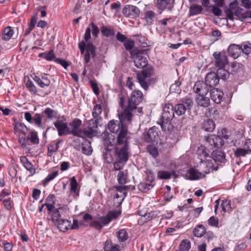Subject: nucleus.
<instances>
[{"mask_svg":"<svg viewBox=\"0 0 251 251\" xmlns=\"http://www.w3.org/2000/svg\"><path fill=\"white\" fill-rule=\"evenodd\" d=\"M157 14L151 10H148L145 13V19L149 25L153 24L156 19Z\"/></svg>","mask_w":251,"mask_h":251,"instance_id":"34","label":"nucleus"},{"mask_svg":"<svg viewBox=\"0 0 251 251\" xmlns=\"http://www.w3.org/2000/svg\"><path fill=\"white\" fill-rule=\"evenodd\" d=\"M116 190L118 192L117 193L123 194L124 196H126V191L128 189V186H125L124 185H121L116 187Z\"/></svg>","mask_w":251,"mask_h":251,"instance_id":"64","label":"nucleus"},{"mask_svg":"<svg viewBox=\"0 0 251 251\" xmlns=\"http://www.w3.org/2000/svg\"><path fill=\"white\" fill-rule=\"evenodd\" d=\"M117 177L118 182L120 185H125L128 182L127 175L124 171H119Z\"/></svg>","mask_w":251,"mask_h":251,"instance_id":"40","label":"nucleus"},{"mask_svg":"<svg viewBox=\"0 0 251 251\" xmlns=\"http://www.w3.org/2000/svg\"><path fill=\"white\" fill-rule=\"evenodd\" d=\"M134 42L133 40L127 39L124 43V46L126 50L130 52L134 50H132L134 46Z\"/></svg>","mask_w":251,"mask_h":251,"instance_id":"57","label":"nucleus"},{"mask_svg":"<svg viewBox=\"0 0 251 251\" xmlns=\"http://www.w3.org/2000/svg\"><path fill=\"white\" fill-rule=\"evenodd\" d=\"M20 161L26 170L29 171L30 176H32L35 173V169L33 168V165L28 161L25 156H21Z\"/></svg>","mask_w":251,"mask_h":251,"instance_id":"27","label":"nucleus"},{"mask_svg":"<svg viewBox=\"0 0 251 251\" xmlns=\"http://www.w3.org/2000/svg\"><path fill=\"white\" fill-rule=\"evenodd\" d=\"M82 152L83 153L89 155L92 153V149L91 147V142L85 141L82 144Z\"/></svg>","mask_w":251,"mask_h":251,"instance_id":"43","label":"nucleus"},{"mask_svg":"<svg viewBox=\"0 0 251 251\" xmlns=\"http://www.w3.org/2000/svg\"><path fill=\"white\" fill-rule=\"evenodd\" d=\"M191 248V243L188 239L182 240L179 245V251H188Z\"/></svg>","mask_w":251,"mask_h":251,"instance_id":"47","label":"nucleus"},{"mask_svg":"<svg viewBox=\"0 0 251 251\" xmlns=\"http://www.w3.org/2000/svg\"><path fill=\"white\" fill-rule=\"evenodd\" d=\"M159 138L158 129L154 126L151 127L144 135V139L147 142H157Z\"/></svg>","mask_w":251,"mask_h":251,"instance_id":"12","label":"nucleus"},{"mask_svg":"<svg viewBox=\"0 0 251 251\" xmlns=\"http://www.w3.org/2000/svg\"><path fill=\"white\" fill-rule=\"evenodd\" d=\"M31 76L35 82L41 88H44L50 85V81L45 75H42L41 77L35 75H33V76L32 75Z\"/></svg>","mask_w":251,"mask_h":251,"instance_id":"21","label":"nucleus"},{"mask_svg":"<svg viewBox=\"0 0 251 251\" xmlns=\"http://www.w3.org/2000/svg\"><path fill=\"white\" fill-rule=\"evenodd\" d=\"M205 82L212 89L219 82L217 75L215 72L208 73L205 78Z\"/></svg>","mask_w":251,"mask_h":251,"instance_id":"18","label":"nucleus"},{"mask_svg":"<svg viewBox=\"0 0 251 251\" xmlns=\"http://www.w3.org/2000/svg\"><path fill=\"white\" fill-rule=\"evenodd\" d=\"M123 14L126 17L131 18L139 16L140 10L138 7L132 5H126L123 9Z\"/></svg>","mask_w":251,"mask_h":251,"instance_id":"14","label":"nucleus"},{"mask_svg":"<svg viewBox=\"0 0 251 251\" xmlns=\"http://www.w3.org/2000/svg\"><path fill=\"white\" fill-rule=\"evenodd\" d=\"M174 106L171 104H166L163 108L161 117L157 123L161 126L162 130L166 132H170L173 128V125L171 123L174 117Z\"/></svg>","mask_w":251,"mask_h":251,"instance_id":"3","label":"nucleus"},{"mask_svg":"<svg viewBox=\"0 0 251 251\" xmlns=\"http://www.w3.org/2000/svg\"><path fill=\"white\" fill-rule=\"evenodd\" d=\"M153 181L154 179L152 178L151 179L147 180L146 182H141L138 185V188L140 191L143 192L150 190L154 185V184L153 183Z\"/></svg>","mask_w":251,"mask_h":251,"instance_id":"25","label":"nucleus"},{"mask_svg":"<svg viewBox=\"0 0 251 251\" xmlns=\"http://www.w3.org/2000/svg\"><path fill=\"white\" fill-rule=\"evenodd\" d=\"M128 145H124L119 151L117 148L116 158L124 161V162H126L128 158Z\"/></svg>","mask_w":251,"mask_h":251,"instance_id":"20","label":"nucleus"},{"mask_svg":"<svg viewBox=\"0 0 251 251\" xmlns=\"http://www.w3.org/2000/svg\"><path fill=\"white\" fill-rule=\"evenodd\" d=\"M193 104L192 99L186 98L182 100V102L177 104L174 107V110L178 116L183 115L187 110H190Z\"/></svg>","mask_w":251,"mask_h":251,"instance_id":"8","label":"nucleus"},{"mask_svg":"<svg viewBox=\"0 0 251 251\" xmlns=\"http://www.w3.org/2000/svg\"><path fill=\"white\" fill-rule=\"evenodd\" d=\"M196 101L199 105L204 107H208L210 104V100L206 95H197Z\"/></svg>","mask_w":251,"mask_h":251,"instance_id":"29","label":"nucleus"},{"mask_svg":"<svg viewBox=\"0 0 251 251\" xmlns=\"http://www.w3.org/2000/svg\"><path fill=\"white\" fill-rule=\"evenodd\" d=\"M125 197L126 196H124V195L123 194L117 193L115 194L114 197L113 201L116 206H119L121 205Z\"/></svg>","mask_w":251,"mask_h":251,"instance_id":"50","label":"nucleus"},{"mask_svg":"<svg viewBox=\"0 0 251 251\" xmlns=\"http://www.w3.org/2000/svg\"><path fill=\"white\" fill-rule=\"evenodd\" d=\"M221 206L224 212L229 211L231 209V201L227 200L222 201Z\"/></svg>","mask_w":251,"mask_h":251,"instance_id":"61","label":"nucleus"},{"mask_svg":"<svg viewBox=\"0 0 251 251\" xmlns=\"http://www.w3.org/2000/svg\"><path fill=\"white\" fill-rule=\"evenodd\" d=\"M205 233V228L202 225H198L193 230V234L197 237H202Z\"/></svg>","mask_w":251,"mask_h":251,"instance_id":"41","label":"nucleus"},{"mask_svg":"<svg viewBox=\"0 0 251 251\" xmlns=\"http://www.w3.org/2000/svg\"><path fill=\"white\" fill-rule=\"evenodd\" d=\"M81 124V121L76 118L70 123L69 125L71 127V129L69 128V134H73L74 136L81 138L86 137V129L82 130L80 127Z\"/></svg>","mask_w":251,"mask_h":251,"instance_id":"6","label":"nucleus"},{"mask_svg":"<svg viewBox=\"0 0 251 251\" xmlns=\"http://www.w3.org/2000/svg\"><path fill=\"white\" fill-rule=\"evenodd\" d=\"M108 141L105 140V143L104 144V149L103 150L105 151H103V158L106 160V161L108 163L110 162V161L108 159L109 157L111 156L110 152L111 151V147L112 146V144L110 143L109 145L107 146H105L106 143H107Z\"/></svg>","mask_w":251,"mask_h":251,"instance_id":"44","label":"nucleus"},{"mask_svg":"<svg viewBox=\"0 0 251 251\" xmlns=\"http://www.w3.org/2000/svg\"><path fill=\"white\" fill-rule=\"evenodd\" d=\"M58 175V171H54L48 175V176L43 180L44 185L53 180Z\"/></svg>","mask_w":251,"mask_h":251,"instance_id":"59","label":"nucleus"},{"mask_svg":"<svg viewBox=\"0 0 251 251\" xmlns=\"http://www.w3.org/2000/svg\"><path fill=\"white\" fill-rule=\"evenodd\" d=\"M213 56L215 59V65L217 67H225L227 64V57L224 54L217 53L215 52L213 54Z\"/></svg>","mask_w":251,"mask_h":251,"instance_id":"17","label":"nucleus"},{"mask_svg":"<svg viewBox=\"0 0 251 251\" xmlns=\"http://www.w3.org/2000/svg\"><path fill=\"white\" fill-rule=\"evenodd\" d=\"M223 92L218 89L213 88L212 89H210V97L211 99L217 104H219L222 101L223 97Z\"/></svg>","mask_w":251,"mask_h":251,"instance_id":"24","label":"nucleus"},{"mask_svg":"<svg viewBox=\"0 0 251 251\" xmlns=\"http://www.w3.org/2000/svg\"><path fill=\"white\" fill-rule=\"evenodd\" d=\"M211 89L206 83L203 81H197L193 87L194 92L198 95H206L208 91Z\"/></svg>","mask_w":251,"mask_h":251,"instance_id":"13","label":"nucleus"},{"mask_svg":"<svg viewBox=\"0 0 251 251\" xmlns=\"http://www.w3.org/2000/svg\"><path fill=\"white\" fill-rule=\"evenodd\" d=\"M116 235L119 242H125L127 240L128 236L126 230L125 229H120L116 232Z\"/></svg>","mask_w":251,"mask_h":251,"instance_id":"42","label":"nucleus"},{"mask_svg":"<svg viewBox=\"0 0 251 251\" xmlns=\"http://www.w3.org/2000/svg\"><path fill=\"white\" fill-rule=\"evenodd\" d=\"M42 116L39 113H36L33 116L32 123H34L38 127H42Z\"/></svg>","mask_w":251,"mask_h":251,"instance_id":"51","label":"nucleus"},{"mask_svg":"<svg viewBox=\"0 0 251 251\" xmlns=\"http://www.w3.org/2000/svg\"><path fill=\"white\" fill-rule=\"evenodd\" d=\"M242 50V46L236 44H231L228 48V54L230 56L236 59L240 55Z\"/></svg>","mask_w":251,"mask_h":251,"instance_id":"19","label":"nucleus"},{"mask_svg":"<svg viewBox=\"0 0 251 251\" xmlns=\"http://www.w3.org/2000/svg\"><path fill=\"white\" fill-rule=\"evenodd\" d=\"M143 99V95L140 90H134L128 99L127 105L121 112L120 118L122 121H132L134 114L137 109V105Z\"/></svg>","mask_w":251,"mask_h":251,"instance_id":"1","label":"nucleus"},{"mask_svg":"<svg viewBox=\"0 0 251 251\" xmlns=\"http://www.w3.org/2000/svg\"><path fill=\"white\" fill-rule=\"evenodd\" d=\"M63 219L61 218V214L59 209H55L51 214V220L55 224H57L60 220Z\"/></svg>","mask_w":251,"mask_h":251,"instance_id":"54","label":"nucleus"},{"mask_svg":"<svg viewBox=\"0 0 251 251\" xmlns=\"http://www.w3.org/2000/svg\"><path fill=\"white\" fill-rule=\"evenodd\" d=\"M202 11L201 6L194 4L190 6V12L191 15H195L200 14Z\"/></svg>","mask_w":251,"mask_h":251,"instance_id":"48","label":"nucleus"},{"mask_svg":"<svg viewBox=\"0 0 251 251\" xmlns=\"http://www.w3.org/2000/svg\"><path fill=\"white\" fill-rule=\"evenodd\" d=\"M148 152L153 157H156L158 155L157 149L153 145H149L147 147Z\"/></svg>","mask_w":251,"mask_h":251,"instance_id":"56","label":"nucleus"},{"mask_svg":"<svg viewBox=\"0 0 251 251\" xmlns=\"http://www.w3.org/2000/svg\"><path fill=\"white\" fill-rule=\"evenodd\" d=\"M101 32L103 35L106 37L113 36L115 34V30L113 28L102 26L101 28Z\"/></svg>","mask_w":251,"mask_h":251,"instance_id":"46","label":"nucleus"},{"mask_svg":"<svg viewBox=\"0 0 251 251\" xmlns=\"http://www.w3.org/2000/svg\"><path fill=\"white\" fill-rule=\"evenodd\" d=\"M121 113L119 114L120 121L111 120L108 124V127L110 132L116 134L122 130L123 127H126V125L129 124L131 121H123L120 118Z\"/></svg>","mask_w":251,"mask_h":251,"instance_id":"9","label":"nucleus"},{"mask_svg":"<svg viewBox=\"0 0 251 251\" xmlns=\"http://www.w3.org/2000/svg\"><path fill=\"white\" fill-rule=\"evenodd\" d=\"M38 57L43 58L48 61H51L55 59V55L53 50H50L49 52H44L38 54Z\"/></svg>","mask_w":251,"mask_h":251,"instance_id":"45","label":"nucleus"},{"mask_svg":"<svg viewBox=\"0 0 251 251\" xmlns=\"http://www.w3.org/2000/svg\"><path fill=\"white\" fill-rule=\"evenodd\" d=\"M211 158L217 163H225L226 162V155L222 151L216 150L213 151Z\"/></svg>","mask_w":251,"mask_h":251,"instance_id":"22","label":"nucleus"},{"mask_svg":"<svg viewBox=\"0 0 251 251\" xmlns=\"http://www.w3.org/2000/svg\"><path fill=\"white\" fill-rule=\"evenodd\" d=\"M180 81L177 80L176 82L172 84L170 88V90L172 93H178L180 90Z\"/></svg>","mask_w":251,"mask_h":251,"instance_id":"62","label":"nucleus"},{"mask_svg":"<svg viewBox=\"0 0 251 251\" xmlns=\"http://www.w3.org/2000/svg\"><path fill=\"white\" fill-rule=\"evenodd\" d=\"M24 82L25 83V85L27 89L30 91L31 93H32L33 94H37V90L36 87L34 85L32 81L30 79L28 76H25L24 77Z\"/></svg>","mask_w":251,"mask_h":251,"instance_id":"36","label":"nucleus"},{"mask_svg":"<svg viewBox=\"0 0 251 251\" xmlns=\"http://www.w3.org/2000/svg\"><path fill=\"white\" fill-rule=\"evenodd\" d=\"M130 54L134 58V63L137 68L143 69L147 66L148 64L147 59L142 55L140 50L134 49L130 51Z\"/></svg>","mask_w":251,"mask_h":251,"instance_id":"7","label":"nucleus"},{"mask_svg":"<svg viewBox=\"0 0 251 251\" xmlns=\"http://www.w3.org/2000/svg\"><path fill=\"white\" fill-rule=\"evenodd\" d=\"M121 214L118 211H109L107 215L100 217L98 220L94 221L92 226L97 229L101 230L102 226L108 225L113 219L117 218Z\"/></svg>","mask_w":251,"mask_h":251,"instance_id":"5","label":"nucleus"},{"mask_svg":"<svg viewBox=\"0 0 251 251\" xmlns=\"http://www.w3.org/2000/svg\"><path fill=\"white\" fill-rule=\"evenodd\" d=\"M208 224L212 226L218 227L219 220L217 217L211 216L208 220Z\"/></svg>","mask_w":251,"mask_h":251,"instance_id":"63","label":"nucleus"},{"mask_svg":"<svg viewBox=\"0 0 251 251\" xmlns=\"http://www.w3.org/2000/svg\"><path fill=\"white\" fill-rule=\"evenodd\" d=\"M101 121L102 120L94 118L89 120L88 128L86 129L87 137H92L98 133L99 126H100Z\"/></svg>","mask_w":251,"mask_h":251,"instance_id":"10","label":"nucleus"},{"mask_svg":"<svg viewBox=\"0 0 251 251\" xmlns=\"http://www.w3.org/2000/svg\"><path fill=\"white\" fill-rule=\"evenodd\" d=\"M71 191L76 193L77 189L78 183L75 176H73L70 180Z\"/></svg>","mask_w":251,"mask_h":251,"instance_id":"58","label":"nucleus"},{"mask_svg":"<svg viewBox=\"0 0 251 251\" xmlns=\"http://www.w3.org/2000/svg\"><path fill=\"white\" fill-rule=\"evenodd\" d=\"M215 74L218 75L219 81L220 78L223 80H226L228 78L229 76V73L228 71L225 69L224 67L218 68Z\"/></svg>","mask_w":251,"mask_h":251,"instance_id":"37","label":"nucleus"},{"mask_svg":"<svg viewBox=\"0 0 251 251\" xmlns=\"http://www.w3.org/2000/svg\"><path fill=\"white\" fill-rule=\"evenodd\" d=\"M175 0H157V7L161 10L167 9L171 10L173 7Z\"/></svg>","mask_w":251,"mask_h":251,"instance_id":"23","label":"nucleus"},{"mask_svg":"<svg viewBox=\"0 0 251 251\" xmlns=\"http://www.w3.org/2000/svg\"><path fill=\"white\" fill-rule=\"evenodd\" d=\"M43 113L46 116L47 118L49 120H53L54 119H59L58 116V112L56 110H54L50 108H46Z\"/></svg>","mask_w":251,"mask_h":251,"instance_id":"35","label":"nucleus"},{"mask_svg":"<svg viewBox=\"0 0 251 251\" xmlns=\"http://www.w3.org/2000/svg\"><path fill=\"white\" fill-rule=\"evenodd\" d=\"M185 177L190 180L199 179L203 177L201 172L194 169H190L185 174Z\"/></svg>","mask_w":251,"mask_h":251,"instance_id":"26","label":"nucleus"},{"mask_svg":"<svg viewBox=\"0 0 251 251\" xmlns=\"http://www.w3.org/2000/svg\"><path fill=\"white\" fill-rule=\"evenodd\" d=\"M242 47V52L248 55L251 53V44L249 42H244L241 46Z\"/></svg>","mask_w":251,"mask_h":251,"instance_id":"55","label":"nucleus"},{"mask_svg":"<svg viewBox=\"0 0 251 251\" xmlns=\"http://www.w3.org/2000/svg\"><path fill=\"white\" fill-rule=\"evenodd\" d=\"M14 32V30L11 27L7 26L5 27L3 31L2 39L5 41H8L12 37Z\"/></svg>","mask_w":251,"mask_h":251,"instance_id":"38","label":"nucleus"},{"mask_svg":"<svg viewBox=\"0 0 251 251\" xmlns=\"http://www.w3.org/2000/svg\"><path fill=\"white\" fill-rule=\"evenodd\" d=\"M206 141L211 148H221L224 143L221 137L214 134L208 136L206 139Z\"/></svg>","mask_w":251,"mask_h":251,"instance_id":"15","label":"nucleus"},{"mask_svg":"<svg viewBox=\"0 0 251 251\" xmlns=\"http://www.w3.org/2000/svg\"><path fill=\"white\" fill-rule=\"evenodd\" d=\"M202 128L205 131L212 132L215 128V124L212 119H208L203 122Z\"/></svg>","mask_w":251,"mask_h":251,"instance_id":"31","label":"nucleus"},{"mask_svg":"<svg viewBox=\"0 0 251 251\" xmlns=\"http://www.w3.org/2000/svg\"><path fill=\"white\" fill-rule=\"evenodd\" d=\"M157 177L160 179H168L171 177V174L166 171H159L157 173Z\"/></svg>","mask_w":251,"mask_h":251,"instance_id":"52","label":"nucleus"},{"mask_svg":"<svg viewBox=\"0 0 251 251\" xmlns=\"http://www.w3.org/2000/svg\"><path fill=\"white\" fill-rule=\"evenodd\" d=\"M57 225V228L60 231L65 232L70 229L71 221L67 219H62L60 220Z\"/></svg>","mask_w":251,"mask_h":251,"instance_id":"33","label":"nucleus"},{"mask_svg":"<svg viewBox=\"0 0 251 251\" xmlns=\"http://www.w3.org/2000/svg\"><path fill=\"white\" fill-rule=\"evenodd\" d=\"M14 121V129L15 131L19 134L25 135L28 131V128L24 123L16 122V120Z\"/></svg>","mask_w":251,"mask_h":251,"instance_id":"28","label":"nucleus"},{"mask_svg":"<svg viewBox=\"0 0 251 251\" xmlns=\"http://www.w3.org/2000/svg\"><path fill=\"white\" fill-rule=\"evenodd\" d=\"M53 125L58 131L59 136L69 135V127L67 123L58 119L53 123Z\"/></svg>","mask_w":251,"mask_h":251,"instance_id":"11","label":"nucleus"},{"mask_svg":"<svg viewBox=\"0 0 251 251\" xmlns=\"http://www.w3.org/2000/svg\"><path fill=\"white\" fill-rule=\"evenodd\" d=\"M101 103H102L101 100H100V103H97L94 105L92 109V115L93 118H97L102 120V118L100 116V114H101L102 111Z\"/></svg>","mask_w":251,"mask_h":251,"instance_id":"32","label":"nucleus"},{"mask_svg":"<svg viewBox=\"0 0 251 251\" xmlns=\"http://www.w3.org/2000/svg\"><path fill=\"white\" fill-rule=\"evenodd\" d=\"M104 251H120V247L118 244H113L112 241L107 240L105 242Z\"/></svg>","mask_w":251,"mask_h":251,"instance_id":"30","label":"nucleus"},{"mask_svg":"<svg viewBox=\"0 0 251 251\" xmlns=\"http://www.w3.org/2000/svg\"><path fill=\"white\" fill-rule=\"evenodd\" d=\"M126 162H124V161L116 158V161L113 163V169L115 171H122L124 166Z\"/></svg>","mask_w":251,"mask_h":251,"instance_id":"49","label":"nucleus"},{"mask_svg":"<svg viewBox=\"0 0 251 251\" xmlns=\"http://www.w3.org/2000/svg\"><path fill=\"white\" fill-rule=\"evenodd\" d=\"M235 15L241 19H244L249 17V14L245 12L244 10L242 8H238L235 10Z\"/></svg>","mask_w":251,"mask_h":251,"instance_id":"53","label":"nucleus"},{"mask_svg":"<svg viewBox=\"0 0 251 251\" xmlns=\"http://www.w3.org/2000/svg\"><path fill=\"white\" fill-rule=\"evenodd\" d=\"M249 151L246 149L242 148H237L235 151V155L237 157L245 156L247 154L249 153Z\"/></svg>","mask_w":251,"mask_h":251,"instance_id":"60","label":"nucleus"},{"mask_svg":"<svg viewBox=\"0 0 251 251\" xmlns=\"http://www.w3.org/2000/svg\"><path fill=\"white\" fill-rule=\"evenodd\" d=\"M137 78L140 86L145 91L148 90L150 85L157 82V78L154 76V69L151 66H148L137 73Z\"/></svg>","mask_w":251,"mask_h":251,"instance_id":"2","label":"nucleus"},{"mask_svg":"<svg viewBox=\"0 0 251 251\" xmlns=\"http://www.w3.org/2000/svg\"><path fill=\"white\" fill-rule=\"evenodd\" d=\"M117 143L119 145H128L127 140L128 136L127 135V127H123L122 130L118 133H116Z\"/></svg>","mask_w":251,"mask_h":251,"instance_id":"16","label":"nucleus"},{"mask_svg":"<svg viewBox=\"0 0 251 251\" xmlns=\"http://www.w3.org/2000/svg\"><path fill=\"white\" fill-rule=\"evenodd\" d=\"M198 151L201 160L198 168L202 176L204 177L206 174L209 173L211 170H212L214 165L211 160L206 159V157L208 156V154L204 146H201L199 147Z\"/></svg>","mask_w":251,"mask_h":251,"instance_id":"4","label":"nucleus"},{"mask_svg":"<svg viewBox=\"0 0 251 251\" xmlns=\"http://www.w3.org/2000/svg\"><path fill=\"white\" fill-rule=\"evenodd\" d=\"M27 140H29L33 144H38L39 139L38 137V133L36 131L33 130L30 131L26 138Z\"/></svg>","mask_w":251,"mask_h":251,"instance_id":"39","label":"nucleus"}]
</instances>
